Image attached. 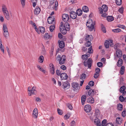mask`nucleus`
<instances>
[{
  "label": "nucleus",
  "instance_id": "obj_1",
  "mask_svg": "<svg viewBox=\"0 0 126 126\" xmlns=\"http://www.w3.org/2000/svg\"><path fill=\"white\" fill-rule=\"evenodd\" d=\"M62 22L61 23V27H60V30L62 33L63 34H65L66 33L67 31H69L70 29V25L68 23L65 22L64 24V25L63 26L62 25Z\"/></svg>",
  "mask_w": 126,
  "mask_h": 126
},
{
  "label": "nucleus",
  "instance_id": "obj_2",
  "mask_svg": "<svg viewBox=\"0 0 126 126\" xmlns=\"http://www.w3.org/2000/svg\"><path fill=\"white\" fill-rule=\"evenodd\" d=\"M86 25L88 28V30L90 31H92L94 29V23L91 19H89L87 22Z\"/></svg>",
  "mask_w": 126,
  "mask_h": 126
},
{
  "label": "nucleus",
  "instance_id": "obj_3",
  "mask_svg": "<svg viewBox=\"0 0 126 126\" xmlns=\"http://www.w3.org/2000/svg\"><path fill=\"white\" fill-rule=\"evenodd\" d=\"M66 59V56L64 55H62V56L60 55H58L56 58V59L59 61V63L60 64H64L65 62Z\"/></svg>",
  "mask_w": 126,
  "mask_h": 126
},
{
  "label": "nucleus",
  "instance_id": "obj_4",
  "mask_svg": "<svg viewBox=\"0 0 126 126\" xmlns=\"http://www.w3.org/2000/svg\"><path fill=\"white\" fill-rule=\"evenodd\" d=\"M37 92L36 88L34 87H33L32 89L31 88L29 87L28 88V94L29 96H31L32 94H35Z\"/></svg>",
  "mask_w": 126,
  "mask_h": 126
},
{
  "label": "nucleus",
  "instance_id": "obj_5",
  "mask_svg": "<svg viewBox=\"0 0 126 126\" xmlns=\"http://www.w3.org/2000/svg\"><path fill=\"white\" fill-rule=\"evenodd\" d=\"M104 45L106 48H108L109 46L111 47H112L113 46V40L111 39L106 40L104 43Z\"/></svg>",
  "mask_w": 126,
  "mask_h": 126
},
{
  "label": "nucleus",
  "instance_id": "obj_6",
  "mask_svg": "<svg viewBox=\"0 0 126 126\" xmlns=\"http://www.w3.org/2000/svg\"><path fill=\"white\" fill-rule=\"evenodd\" d=\"M92 61L90 58L89 59L87 62H84V64L85 66L86 67L88 66L89 68H90L91 66Z\"/></svg>",
  "mask_w": 126,
  "mask_h": 126
},
{
  "label": "nucleus",
  "instance_id": "obj_7",
  "mask_svg": "<svg viewBox=\"0 0 126 126\" xmlns=\"http://www.w3.org/2000/svg\"><path fill=\"white\" fill-rule=\"evenodd\" d=\"M108 10V7L107 5H103L101 8H99V11L101 14H103V12H106Z\"/></svg>",
  "mask_w": 126,
  "mask_h": 126
},
{
  "label": "nucleus",
  "instance_id": "obj_8",
  "mask_svg": "<svg viewBox=\"0 0 126 126\" xmlns=\"http://www.w3.org/2000/svg\"><path fill=\"white\" fill-rule=\"evenodd\" d=\"M99 118L96 117L94 120V123L97 126H101V124Z\"/></svg>",
  "mask_w": 126,
  "mask_h": 126
},
{
  "label": "nucleus",
  "instance_id": "obj_9",
  "mask_svg": "<svg viewBox=\"0 0 126 126\" xmlns=\"http://www.w3.org/2000/svg\"><path fill=\"white\" fill-rule=\"evenodd\" d=\"M47 21L48 23L49 24H54L55 23V21L53 17L49 16L48 18Z\"/></svg>",
  "mask_w": 126,
  "mask_h": 126
},
{
  "label": "nucleus",
  "instance_id": "obj_10",
  "mask_svg": "<svg viewBox=\"0 0 126 126\" xmlns=\"http://www.w3.org/2000/svg\"><path fill=\"white\" fill-rule=\"evenodd\" d=\"M50 72L51 74L53 75L55 73V68L53 64L51 63L49 64Z\"/></svg>",
  "mask_w": 126,
  "mask_h": 126
},
{
  "label": "nucleus",
  "instance_id": "obj_11",
  "mask_svg": "<svg viewBox=\"0 0 126 126\" xmlns=\"http://www.w3.org/2000/svg\"><path fill=\"white\" fill-rule=\"evenodd\" d=\"M116 56L117 57L119 58L121 57L123 54L122 51L119 49H117L116 52Z\"/></svg>",
  "mask_w": 126,
  "mask_h": 126
},
{
  "label": "nucleus",
  "instance_id": "obj_12",
  "mask_svg": "<svg viewBox=\"0 0 126 126\" xmlns=\"http://www.w3.org/2000/svg\"><path fill=\"white\" fill-rule=\"evenodd\" d=\"M62 19L64 22H66L68 21L69 19V16L68 14H63L62 16Z\"/></svg>",
  "mask_w": 126,
  "mask_h": 126
},
{
  "label": "nucleus",
  "instance_id": "obj_13",
  "mask_svg": "<svg viewBox=\"0 0 126 126\" xmlns=\"http://www.w3.org/2000/svg\"><path fill=\"white\" fill-rule=\"evenodd\" d=\"M63 86L64 89H67L69 88L70 84L67 81H66L63 82Z\"/></svg>",
  "mask_w": 126,
  "mask_h": 126
},
{
  "label": "nucleus",
  "instance_id": "obj_14",
  "mask_svg": "<svg viewBox=\"0 0 126 126\" xmlns=\"http://www.w3.org/2000/svg\"><path fill=\"white\" fill-rule=\"evenodd\" d=\"M70 16L73 19H75L77 17L76 13L74 11L71 12L70 13Z\"/></svg>",
  "mask_w": 126,
  "mask_h": 126
},
{
  "label": "nucleus",
  "instance_id": "obj_15",
  "mask_svg": "<svg viewBox=\"0 0 126 126\" xmlns=\"http://www.w3.org/2000/svg\"><path fill=\"white\" fill-rule=\"evenodd\" d=\"M72 85L74 90H78L79 88V85L77 83L73 82L72 83Z\"/></svg>",
  "mask_w": 126,
  "mask_h": 126
},
{
  "label": "nucleus",
  "instance_id": "obj_16",
  "mask_svg": "<svg viewBox=\"0 0 126 126\" xmlns=\"http://www.w3.org/2000/svg\"><path fill=\"white\" fill-rule=\"evenodd\" d=\"M116 121L117 124L121 125L123 122V118L120 117H118L116 118Z\"/></svg>",
  "mask_w": 126,
  "mask_h": 126
},
{
  "label": "nucleus",
  "instance_id": "obj_17",
  "mask_svg": "<svg viewBox=\"0 0 126 126\" xmlns=\"http://www.w3.org/2000/svg\"><path fill=\"white\" fill-rule=\"evenodd\" d=\"M91 109L90 106L88 105L85 106L84 107V110L86 112H90L91 111Z\"/></svg>",
  "mask_w": 126,
  "mask_h": 126
},
{
  "label": "nucleus",
  "instance_id": "obj_18",
  "mask_svg": "<svg viewBox=\"0 0 126 126\" xmlns=\"http://www.w3.org/2000/svg\"><path fill=\"white\" fill-rule=\"evenodd\" d=\"M126 89V87L124 86H122L120 88V91L121 93H123V95H125L126 94V92L125 91Z\"/></svg>",
  "mask_w": 126,
  "mask_h": 126
},
{
  "label": "nucleus",
  "instance_id": "obj_19",
  "mask_svg": "<svg viewBox=\"0 0 126 126\" xmlns=\"http://www.w3.org/2000/svg\"><path fill=\"white\" fill-rule=\"evenodd\" d=\"M60 77L62 80H66L68 76L65 73H63L61 74Z\"/></svg>",
  "mask_w": 126,
  "mask_h": 126
},
{
  "label": "nucleus",
  "instance_id": "obj_20",
  "mask_svg": "<svg viewBox=\"0 0 126 126\" xmlns=\"http://www.w3.org/2000/svg\"><path fill=\"white\" fill-rule=\"evenodd\" d=\"M40 8L36 6L34 11V14L35 15H37L40 13Z\"/></svg>",
  "mask_w": 126,
  "mask_h": 126
},
{
  "label": "nucleus",
  "instance_id": "obj_21",
  "mask_svg": "<svg viewBox=\"0 0 126 126\" xmlns=\"http://www.w3.org/2000/svg\"><path fill=\"white\" fill-rule=\"evenodd\" d=\"M2 13L7 20H9L10 19V16L8 11Z\"/></svg>",
  "mask_w": 126,
  "mask_h": 126
},
{
  "label": "nucleus",
  "instance_id": "obj_22",
  "mask_svg": "<svg viewBox=\"0 0 126 126\" xmlns=\"http://www.w3.org/2000/svg\"><path fill=\"white\" fill-rule=\"evenodd\" d=\"M38 111L37 109L36 108L34 109L33 112V117L35 118L37 117Z\"/></svg>",
  "mask_w": 126,
  "mask_h": 126
},
{
  "label": "nucleus",
  "instance_id": "obj_23",
  "mask_svg": "<svg viewBox=\"0 0 126 126\" xmlns=\"http://www.w3.org/2000/svg\"><path fill=\"white\" fill-rule=\"evenodd\" d=\"M100 112L99 110L98 109H96L95 111V114L96 117L101 118V115H100Z\"/></svg>",
  "mask_w": 126,
  "mask_h": 126
},
{
  "label": "nucleus",
  "instance_id": "obj_24",
  "mask_svg": "<svg viewBox=\"0 0 126 126\" xmlns=\"http://www.w3.org/2000/svg\"><path fill=\"white\" fill-rule=\"evenodd\" d=\"M2 13L8 11L7 7L5 4H2Z\"/></svg>",
  "mask_w": 126,
  "mask_h": 126
},
{
  "label": "nucleus",
  "instance_id": "obj_25",
  "mask_svg": "<svg viewBox=\"0 0 126 126\" xmlns=\"http://www.w3.org/2000/svg\"><path fill=\"white\" fill-rule=\"evenodd\" d=\"M86 96L85 95H83L82 96L81 98L82 104L83 105L85 104L86 99Z\"/></svg>",
  "mask_w": 126,
  "mask_h": 126
},
{
  "label": "nucleus",
  "instance_id": "obj_26",
  "mask_svg": "<svg viewBox=\"0 0 126 126\" xmlns=\"http://www.w3.org/2000/svg\"><path fill=\"white\" fill-rule=\"evenodd\" d=\"M123 63V60L121 59H119L118 60V62L117 63V65L118 67H120L122 65Z\"/></svg>",
  "mask_w": 126,
  "mask_h": 126
},
{
  "label": "nucleus",
  "instance_id": "obj_27",
  "mask_svg": "<svg viewBox=\"0 0 126 126\" xmlns=\"http://www.w3.org/2000/svg\"><path fill=\"white\" fill-rule=\"evenodd\" d=\"M64 46L65 44L63 41H60L59 42V46L60 48H63L64 47Z\"/></svg>",
  "mask_w": 126,
  "mask_h": 126
},
{
  "label": "nucleus",
  "instance_id": "obj_28",
  "mask_svg": "<svg viewBox=\"0 0 126 126\" xmlns=\"http://www.w3.org/2000/svg\"><path fill=\"white\" fill-rule=\"evenodd\" d=\"M87 101L88 102L92 104L94 102V99L92 97H91L88 98L87 100Z\"/></svg>",
  "mask_w": 126,
  "mask_h": 126
},
{
  "label": "nucleus",
  "instance_id": "obj_29",
  "mask_svg": "<svg viewBox=\"0 0 126 126\" xmlns=\"http://www.w3.org/2000/svg\"><path fill=\"white\" fill-rule=\"evenodd\" d=\"M94 90L91 89L88 92L89 96H92L94 94Z\"/></svg>",
  "mask_w": 126,
  "mask_h": 126
},
{
  "label": "nucleus",
  "instance_id": "obj_30",
  "mask_svg": "<svg viewBox=\"0 0 126 126\" xmlns=\"http://www.w3.org/2000/svg\"><path fill=\"white\" fill-rule=\"evenodd\" d=\"M93 39V37L91 35H89L86 36V41H91Z\"/></svg>",
  "mask_w": 126,
  "mask_h": 126
},
{
  "label": "nucleus",
  "instance_id": "obj_31",
  "mask_svg": "<svg viewBox=\"0 0 126 126\" xmlns=\"http://www.w3.org/2000/svg\"><path fill=\"white\" fill-rule=\"evenodd\" d=\"M125 71V67L124 66H122L120 69V73L121 75H123Z\"/></svg>",
  "mask_w": 126,
  "mask_h": 126
},
{
  "label": "nucleus",
  "instance_id": "obj_32",
  "mask_svg": "<svg viewBox=\"0 0 126 126\" xmlns=\"http://www.w3.org/2000/svg\"><path fill=\"white\" fill-rule=\"evenodd\" d=\"M0 49L2 51L3 53H4V47L2 44V42L1 39L0 38Z\"/></svg>",
  "mask_w": 126,
  "mask_h": 126
},
{
  "label": "nucleus",
  "instance_id": "obj_33",
  "mask_svg": "<svg viewBox=\"0 0 126 126\" xmlns=\"http://www.w3.org/2000/svg\"><path fill=\"white\" fill-rule=\"evenodd\" d=\"M44 57L43 56H40L38 58V62L40 63H43L44 60Z\"/></svg>",
  "mask_w": 126,
  "mask_h": 126
},
{
  "label": "nucleus",
  "instance_id": "obj_34",
  "mask_svg": "<svg viewBox=\"0 0 126 126\" xmlns=\"http://www.w3.org/2000/svg\"><path fill=\"white\" fill-rule=\"evenodd\" d=\"M3 35L6 38H7L9 36V33L8 32H3Z\"/></svg>",
  "mask_w": 126,
  "mask_h": 126
},
{
  "label": "nucleus",
  "instance_id": "obj_35",
  "mask_svg": "<svg viewBox=\"0 0 126 126\" xmlns=\"http://www.w3.org/2000/svg\"><path fill=\"white\" fill-rule=\"evenodd\" d=\"M82 10L83 11L85 12H87L89 11L88 7L86 6H84L82 7Z\"/></svg>",
  "mask_w": 126,
  "mask_h": 126
},
{
  "label": "nucleus",
  "instance_id": "obj_36",
  "mask_svg": "<svg viewBox=\"0 0 126 126\" xmlns=\"http://www.w3.org/2000/svg\"><path fill=\"white\" fill-rule=\"evenodd\" d=\"M90 54L83 55L82 56V59L83 60H86L90 56Z\"/></svg>",
  "mask_w": 126,
  "mask_h": 126
},
{
  "label": "nucleus",
  "instance_id": "obj_37",
  "mask_svg": "<svg viewBox=\"0 0 126 126\" xmlns=\"http://www.w3.org/2000/svg\"><path fill=\"white\" fill-rule=\"evenodd\" d=\"M107 20L108 21H111L114 20V18L112 16H109L107 17Z\"/></svg>",
  "mask_w": 126,
  "mask_h": 126
},
{
  "label": "nucleus",
  "instance_id": "obj_38",
  "mask_svg": "<svg viewBox=\"0 0 126 126\" xmlns=\"http://www.w3.org/2000/svg\"><path fill=\"white\" fill-rule=\"evenodd\" d=\"M123 108L122 105L121 104H119L117 105V109H118L120 110L121 111Z\"/></svg>",
  "mask_w": 126,
  "mask_h": 126
},
{
  "label": "nucleus",
  "instance_id": "obj_39",
  "mask_svg": "<svg viewBox=\"0 0 126 126\" xmlns=\"http://www.w3.org/2000/svg\"><path fill=\"white\" fill-rule=\"evenodd\" d=\"M77 14L79 16H81L82 14V11L80 9H78L77 10Z\"/></svg>",
  "mask_w": 126,
  "mask_h": 126
},
{
  "label": "nucleus",
  "instance_id": "obj_40",
  "mask_svg": "<svg viewBox=\"0 0 126 126\" xmlns=\"http://www.w3.org/2000/svg\"><path fill=\"white\" fill-rule=\"evenodd\" d=\"M86 77V74L84 73H83L80 76V79L81 80H83L85 79Z\"/></svg>",
  "mask_w": 126,
  "mask_h": 126
},
{
  "label": "nucleus",
  "instance_id": "obj_41",
  "mask_svg": "<svg viewBox=\"0 0 126 126\" xmlns=\"http://www.w3.org/2000/svg\"><path fill=\"white\" fill-rule=\"evenodd\" d=\"M39 30L41 33H44L45 32V29L43 27H40L39 28Z\"/></svg>",
  "mask_w": 126,
  "mask_h": 126
},
{
  "label": "nucleus",
  "instance_id": "obj_42",
  "mask_svg": "<svg viewBox=\"0 0 126 126\" xmlns=\"http://www.w3.org/2000/svg\"><path fill=\"white\" fill-rule=\"evenodd\" d=\"M3 32H8V30L6 25V24H3Z\"/></svg>",
  "mask_w": 126,
  "mask_h": 126
},
{
  "label": "nucleus",
  "instance_id": "obj_43",
  "mask_svg": "<svg viewBox=\"0 0 126 126\" xmlns=\"http://www.w3.org/2000/svg\"><path fill=\"white\" fill-rule=\"evenodd\" d=\"M71 115V114L70 113H67L64 116V118L65 120H67L69 118Z\"/></svg>",
  "mask_w": 126,
  "mask_h": 126
},
{
  "label": "nucleus",
  "instance_id": "obj_44",
  "mask_svg": "<svg viewBox=\"0 0 126 126\" xmlns=\"http://www.w3.org/2000/svg\"><path fill=\"white\" fill-rule=\"evenodd\" d=\"M112 31L114 33H118L120 32L121 31V30L119 28H117L112 30Z\"/></svg>",
  "mask_w": 126,
  "mask_h": 126
},
{
  "label": "nucleus",
  "instance_id": "obj_45",
  "mask_svg": "<svg viewBox=\"0 0 126 126\" xmlns=\"http://www.w3.org/2000/svg\"><path fill=\"white\" fill-rule=\"evenodd\" d=\"M91 45L90 41H87L85 44V46L87 47H89Z\"/></svg>",
  "mask_w": 126,
  "mask_h": 126
},
{
  "label": "nucleus",
  "instance_id": "obj_46",
  "mask_svg": "<svg viewBox=\"0 0 126 126\" xmlns=\"http://www.w3.org/2000/svg\"><path fill=\"white\" fill-rule=\"evenodd\" d=\"M55 28V26L54 24L51 25L50 27V30L51 32H52Z\"/></svg>",
  "mask_w": 126,
  "mask_h": 126
},
{
  "label": "nucleus",
  "instance_id": "obj_47",
  "mask_svg": "<svg viewBox=\"0 0 126 126\" xmlns=\"http://www.w3.org/2000/svg\"><path fill=\"white\" fill-rule=\"evenodd\" d=\"M116 4L118 5H120L122 3V0H116Z\"/></svg>",
  "mask_w": 126,
  "mask_h": 126
},
{
  "label": "nucleus",
  "instance_id": "obj_48",
  "mask_svg": "<svg viewBox=\"0 0 126 126\" xmlns=\"http://www.w3.org/2000/svg\"><path fill=\"white\" fill-rule=\"evenodd\" d=\"M21 4L23 7H24L25 4V0H20Z\"/></svg>",
  "mask_w": 126,
  "mask_h": 126
},
{
  "label": "nucleus",
  "instance_id": "obj_49",
  "mask_svg": "<svg viewBox=\"0 0 126 126\" xmlns=\"http://www.w3.org/2000/svg\"><path fill=\"white\" fill-rule=\"evenodd\" d=\"M44 38L46 39H48L49 38V35L48 33H45L44 36Z\"/></svg>",
  "mask_w": 126,
  "mask_h": 126
},
{
  "label": "nucleus",
  "instance_id": "obj_50",
  "mask_svg": "<svg viewBox=\"0 0 126 126\" xmlns=\"http://www.w3.org/2000/svg\"><path fill=\"white\" fill-rule=\"evenodd\" d=\"M75 124V121L74 120H73L70 122V126H75L76 125Z\"/></svg>",
  "mask_w": 126,
  "mask_h": 126
},
{
  "label": "nucleus",
  "instance_id": "obj_51",
  "mask_svg": "<svg viewBox=\"0 0 126 126\" xmlns=\"http://www.w3.org/2000/svg\"><path fill=\"white\" fill-rule=\"evenodd\" d=\"M107 120L106 119L103 120L102 122V126H106V124L107 123Z\"/></svg>",
  "mask_w": 126,
  "mask_h": 126
},
{
  "label": "nucleus",
  "instance_id": "obj_52",
  "mask_svg": "<svg viewBox=\"0 0 126 126\" xmlns=\"http://www.w3.org/2000/svg\"><path fill=\"white\" fill-rule=\"evenodd\" d=\"M93 50L92 46L90 47L88 49V52L90 54L93 53Z\"/></svg>",
  "mask_w": 126,
  "mask_h": 126
},
{
  "label": "nucleus",
  "instance_id": "obj_53",
  "mask_svg": "<svg viewBox=\"0 0 126 126\" xmlns=\"http://www.w3.org/2000/svg\"><path fill=\"white\" fill-rule=\"evenodd\" d=\"M119 98L121 102H123L125 100L124 97L122 95L120 96L119 97Z\"/></svg>",
  "mask_w": 126,
  "mask_h": 126
},
{
  "label": "nucleus",
  "instance_id": "obj_54",
  "mask_svg": "<svg viewBox=\"0 0 126 126\" xmlns=\"http://www.w3.org/2000/svg\"><path fill=\"white\" fill-rule=\"evenodd\" d=\"M89 85L90 86H93L94 85V82L93 81H90L88 83Z\"/></svg>",
  "mask_w": 126,
  "mask_h": 126
},
{
  "label": "nucleus",
  "instance_id": "obj_55",
  "mask_svg": "<svg viewBox=\"0 0 126 126\" xmlns=\"http://www.w3.org/2000/svg\"><path fill=\"white\" fill-rule=\"evenodd\" d=\"M97 65L98 67H101L103 66V64L102 63L100 62L97 63Z\"/></svg>",
  "mask_w": 126,
  "mask_h": 126
},
{
  "label": "nucleus",
  "instance_id": "obj_56",
  "mask_svg": "<svg viewBox=\"0 0 126 126\" xmlns=\"http://www.w3.org/2000/svg\"><path fill=\"white\" fill-rule=\"evenodd\" d=\"M124 9L123 7H122L119 9L118 11L121 14H122L123 13Z\"/></svg>",
  "mask_w": 126,
  "mask_h": 126
},
{
  "label": "nucleus",
  "instance_id": "obj_57",
  "mask_svg": "<svg viewBox=\"0 0 126 126\" xmlns=\"http://www.w3.org/2000/svg\"><path fill=\"white\" fill-rule=\"evenodd\" d=\"M101 29L102 31L104 33H106V30L105 28L103 26H101Z\"/></svg>",
  "mask_w": 126,
  "mask_h": 126
},
{
  "label": "nucleus",
  "instance_id": "obj_58",
  "mask_svg": "<svg viewBox=\"0 0 126 126\" xmlns=\"http://www.w3.org/2000/svg\"><path fill=\"white\" fill-rule=\"evenodd\" d=\"M58 114L60 115H61L63 114V111L60 109H58Z\"/></svg>",
  "mask_w": 126,
  "mask_h": 126
},
{
  "label": "nucleus",
  "instance_id": "obj_59",
  "mask_svg": "<svg viewBox=\"0 0 126 126\" xmlns=\"http://www.w3.org/2000/svg\"><path fill=\"white\" fill-rule=\"evenodd\" d=\"M99 74H98V73H95L94 74V78L95 79L97 78L99 76Z\"/></svg>",
  "mask_w": 126,
  "mask_h": 126
},
{
  "label": "nucleus",
  "instance_id": "obj_60",
  "mask_svg": "<svg viewBox=\"0 0 126 126\" xmlns=\"http://www.w3.org/2000/svg\"><path fill=\"white\" fill-rule=\"evenodd\" d=\"M56 73L57 75L58 76H60L61 74V72L60 71L58 70H56Z\"/></svg>",
  "mask_w": 126,
  "mask_h": 126
},
{
  "label": "nucleus",
  "instance_id": "obj_61",
  "mask_svg": "<svg viewBox=\"0 0 126 126\" xmlns=\"http://www.w3.org/2000/svg\"><path fill=\"white\" fill-rule=\"evenodd\" d=\"M100 71V69L99 68H97L95 69V72L96 73H98L99 74V73Z\"/></svg>",
  "mask_w": 126,
  "mask_h": 126
},
{
  "label": "nucleus",
  "instance_id": "obj_62",
  "mask_svg": "<svg viewBox=\"0 0 126 126\" xmlns=\"http://www.w3.org/2000/svg\"><path fill=\"white\" fill-rule=\"evenodd\" d=\"M122 115L123 117H125L126 115V112L125 111H123L122 113Z\"/></svg>",
  "mask_w": 126,
  "mask_h": 126
},
{
  "label": "nucleus",
  "instance_id": "obj_63",
  "mask_svg": "<svg viewBox=\"0 0 126 126\" xmlns=\"http://www.w3.org/2000/svg\"><path fill=\"white\" fill-rule=\"evenodd\" d=\"M67 106L68 108L70 110H72V106L69 104H67Z\"/></svg>",
  "mask_w": 126,
  "mask_h": 126
},
{
  "label": "nucleus",
  "instance_id": "obj_64",
  "mask_svg": "<svg viewBox=\"0 0 126 126\" xmlns=\"http://www.w3.org/2000/svg\"><path fill=\"white\" fill-rule=\"evenodd\" d=\"M123 59L124 61L126 62V55L125 54H124L123 55Z\"/></svg>",
  "mask_w": 126,
  "mask_h": 126
}]
</instances>
